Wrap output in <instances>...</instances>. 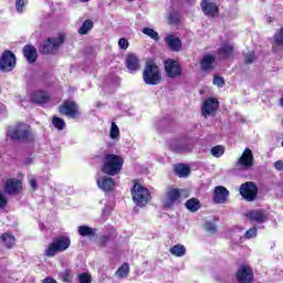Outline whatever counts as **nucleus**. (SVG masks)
<instances>
[{"label":"nucleus","instance_id":"nucleus-14","mask_svg":"<svg viewBox=\"0 0 283 283\" xmlns=\"http://www.w3.org/2000/svg\"><path fill=\"white\" fill-rule=\"evenodd\" d=\"M60 114L69 116V118H77L78 116V105L73 101H66L60 106Z\"/></svg>","mask_w":283,"mask_h":283},{"label":"nucleus","instance_id":"nucleus-43","mask_svg":"<svg viewBox=\"0 0 283 283\" xmlns=\"http://www.w3.org/2000/svg\"><path fill=\"white\" fill-rule=\"evenodd\" d=\"M258 235V229L251 228L245 232V238L250 240V238H255Z\"/></svg>","mask_w":283,"mask_h":283},{"label":"nucleus","instance_id":"nucleus-22","mask_svg":"<svg viewBox=\"0 0 283 283\" xmlns=\"http://www.w3.org/2000/svg\"><path fill=\"white\" fill-rule=\"evenodd\" d=\"M23 55L28 63H35L39 57V53H36V48H34V45H25L23 48Z\"/></svg>","mask_w":283,"mask_h":283},{"label":"nucleus","instance_id":"nucleus-10","mask_svg":"<svg viewBox=\"0 0 283 283\" xmlns=\"http://www.w3.org/2000/svg\"><path fill=\"white\" fill-rule=\"evenodd\" d=\"M182 197V190H178L176 188H170L167 190L166 196L163 198V205L167 209L180 202V198Z\"/></svg>","mask_w":283,"mask_h":283},{"label":"nucleus","instance_id":"nucleus-13","mask_svg":"<svg viewBox=\"0 0 283 283\" xmlns=\"http://www.w3.org/2000/svg\"><path fill=\"white\" fill-rule=\"evenodd\" d=\"M23 191V182L21 180L11 178L4 184V193L8 196H19Z\"/></svg>","mask_w":283,"mask_h":283},{"label":"nucleus","instance_id":"nucleus-24","mask_svg":"<svg viewBox=\"0 0 283 283\" xmlns=\"http://www.w3.org/2000/svg\"><path fill=\"white\" fill-rule=\"evenodd\" d=\"M201 70L209 71L216 67V57L213 55H205L200 62Z\"/></svg>","mask_w":283,"mask_h":283},{"label":"nucleus","instance_id":"nucleus-33","mask_svg":"<svg viewBox=\"0 0 283 283\" xmlns=\"http://www.w3.org/2000/svg\"><path fill=\"white\" fill-rule=\"evenodd\" d=\"M115 275H117V277H120V279L127 277V275H129V264L127 263L122 264V266H119L115 272Z\"/></svg>","mask_w":283,"mask_h":283},{"label":"nucleus","instance_id":"nucleus-52","mask_svg":"<svg viewBox=\"0 0 283 283\" xmlns=\"http://www.w3.org/2000/svg\"><path fill=\"white\" fill-rule=\"evenodd\" d=\"M0 107H1L2 109H6V106H3V105H0Z\"/></svg>","mask_w":283,"mask_h":283},{"label":"nucleus","instance_id":"nucleus-28","mask_svg":"<svg viewBox=\"0 0 283 283\" xmlns=\"http://www.w3.org/2000/svg\"><path fill=\"white\" fill-rule=\"evenodd\" d=\"M0 239L2 240L4 247H7V249H12V247H14L15 244V239L14 235L10 234V233H3Z\"/></svg>","mask_w":283,"mask_h":283},{"label":"nucleus","instance_id":"nucleus-32","mask_svg":"<svg viewBox=\"0 0 283 283\" xmlns=\"http://www.w3.org/2000/svg\"><path fill=\"white\" fill-rule=\"evenodd\" d=\"M274 44H273V50H275V48H281L283 45V28L279 29L274 36Z\"/></svg>","mask_w":283,"mask_h":283},{"label":"nucleus","instance_id":"nucleus-26","mask_svg":"<svg viewBox=\"0 0 283 283\" xmlns=\"http://www.w3.org/2000/svg\"><path fill=\"white\" fill-rule=\"evenodd\" d=\"M77 231L80 235H82V238H94V235H96L97 230L94 228H90L87 226H80L77 228Z\"/></svg>","mask_w":283,"mask_h":283},{"label":"nucleus","instance_id":"nucleus-48","mask_svg":"<svg viewBox=\"0 0 283 283\" xmlns=\"http://www.w3.org/2000/svg\"><path fill=\"white\" fill-rule=\"evenodd\" d=\"M274 167H275V169H277V171H282V169H283V163H282V160L276 161V163L274 164Z\"/></svg>","mask_w":283,"mask_h":283},{"label":"nucleus","instance_id":"nucleus-25","mask_svg":"<svg viewBox=\"0 0 283 283\" xmlns=\"http://www.w3.org/2000/svg\"><path fill=\"white\" fill-rule=\"evenodd\" d=\"M219 59H229L233 54V44L223 43L218 50Z\"/></svg>","mask_w":283,"mask_h":283},{"label":"nucleus","instance_id":"nucleus-31","mask_svg":"<svg viewBox=\"0 0 283 283\" xmlns=\"http://www.w3.org/2000/svg\"><path fill=\"white\" fill-rule=\"evenodd\" d=\"M171 255H175L176 258H182L185 253H187V249L182 244H177L170 249Z\"/></svg>","mask_w":283,"mask_h":283},{"label":"nucleus","instance_id":"nucleus-21","mask_svg":"<svg viewBox=\"0 0 283 283\" xmlns=\"http://www.w3.org/2000/svg\"><path fill=\"white\" fill-rule=\"evenodd\" d=\"M30 101L31 103L43 105V103H48V101H50V95L43 91H34L30 94Z\"/></svg>","mask_w":283,"mask_h":283},{"label":"nucleus","instance_id":"nucleus-5","mask_svg":"<svg viewBox=\"0 0 283 283\" xmlns=\"http://www.w3.org/2000/svg\"><path fill=\"white\" fill-rule=\"evenodd\" d=\"M132 196L135 205L137 207H145L149 200H151V195L149 190L143 187L140 184H135L132 189Z\"/></svg>","mask_w":283,"mask_h":283},{"label":"nucleus","instance_id":"nucleus-12","mask_svg":"<svg viewBox=\"0 0 283 283\" xmlns=\"http://www.w3.org/2000/svg\"><path fill=\"white\" fill-rule=\"evenodd\" d=\"M253 151L250 148H245L237 161V167H240L243 171H249V169H253Z\"/></svg>","mask_w":283,"mask_h":283},{"label":"nucleus","instance_id":"nucleus-15","mask_svg":"<svg viewBox=\"0 0 283 283\" xmlns=\"http://www.w3.org/2000/svg\"><path fill=\"white\" fill-rule=\"evenodd\" d=\"M237 280L239 283H251L253 280V270L249 265H243L237 272Z\"/></svg>","mask_w":283,"mask_h":283},{"label":"nucleus","instance_id":"nucleus-50","mask_svg":"<svg viewBox=\"0 0 283 283\" xmlns=\"http://www.w3.org/2000/svg\"><path fill=\"white\" fill-rule=\"evenodd\" d=\"M42 283H57L56 280L52 279V277H46L42 281Z\"/></svg>","mask_w":283,"mask_h":283},{"label":"nucleus","instance_id":"nucleus-44","mask_svg":"<svg viewBox=\"0 0 283 283\" xmlns=\"http://www.w3.org/2000/svg\"><path fill=\"white\" fill-rule=\"evenodd\" d=\"M213 85H217V87H222L224 85V78H222L220 76H214Z\"/></svg>","mask_w":283,"mask_h":283},{"label":"nucleus","instance_id":"nucleus-3","mask_svg":"<svg viewBox=\"0 0 283 283\" xmlns=\"http://www.w3.org/2000/svg\"><path fill=\"white\" fill-rule=\"evenodd\" d=\"M70 244H72L70 237L56 238L44 250V255L46 258H54L56 253H63V251H67L70 249Z\"/></svg>","mask_w":283,"mask_h":283},{"label":"nucleus","instance_id":"nucleus-41","mask_svg":"<svg viewBox=\"0 0 283 283\" xmlns=\"http://www.w3.org/2000/svg\"><path fill=\"white\" fill-rule=\"evenodd\" d=\"M8 207V197L0 190V209H6Z\"/></svg>","mask_w":283,"mask_h":283},{"label":"nucleus","instance_id":"nucleus-38","mask_svg":"<svg viewBox=\"0 0 283 283\" xmlns=\"http://www.w3.org/2000/svg\"><path fill=\"white\" fill-rule=\"evenodd\" d=\"M52 123H53V126H54L56 129L62 130V129H64V127H65V120H64L63 118H61V117H53Z\"/></svg>","mask_w":283,"mask_h":283},{"label":"nucleus","instance_id":"nucleus-46","mask_svg":"<svg viewBox=\"0 0 283 283\" xmlns=\"http://www.w3.org/2000/svg\"><path fill=\"white\" fill-rule=\"evenodd\" d=\"M112 213V207L106 206L102 211V218H107Z\"/></svg>","mask_w":283,"mask_h":283},{"label":"nucleus","instance_id":"nucleus-40","mask_svg":"<svg viewBox=\"0 0 283 283\" xmlns=\"http://www.w3.org/2000/svg\"><path fill=\"white\" fill-rule=\"evenodd\" d=\"M80 283H92V276L88 273L78 274Z\"/></svg>","mask_w":283,"mask_h":283},{"label":"nucleus","instance_id":"nucleus-27","mask_svg":"<svg viewBox=\"0 0 283 283\" xmlns=\"http://www.w3.org/2000/svg\"><path fill=\"white\" fill-rule=\"evenodd\" d=\"M185 206H186V209H188V211L196 213V211L200 209V200L196 198H191L186 201Z\"/></svg>","mask_w":283,"mask_h":283},{"label":"nucleus","instance_id":"nucleus-2","mask_svg":"<svg viewBox=\"0 0 283 283\" xmlns=\"http://www.w3.org/2000/svg\"><path fill=\"white\" fill-rule=\"evenodd\" d=\"M143 78L146 85H158L163 81L160 67L154 61L146 62L143 71Z\"/></svg>","mask_w":283,"mask_h":283},{"label":"nucleus","instance_id":"nucleus-16","mask_svg":"<svg viewBox=\"0 0 283 283\" xmlns=\"http://www.w3.org/2000/svg\"><path fill=\"white\" fill-rule=\"evenodd\" d=\"M201 9H202V12L206 14V17L213 18V17H218V14L220 13L216 2H211L210 0H203L201 2Z\"/></svg>","mask_w":283,"mask_h":283},{"label":"nucleus","instance_id":"nucleus-17","mask_svg":"<svg viewBox=\"0 0 283 283\" xmlns=\"http://www.w3.org/2000/svg\"><path fill=\"white\" fill-rule=\"evenodd\" d=\"M227 198H229V190L223 186H217L214 188L213 202H216V205H224V202H227Z\"/></svg>","mask_w":283,"mask_h":283},{"label":"nucleus","instance_id":"nucleus-37","mask_svg":"<svg viewBox=\"0 0 283 283\" xmlns=\"http://www.w3.org/2000/svg\"><path fill=\"white\" fill-rule=\"evenodd\" d=\"M211 154L214 158H220L224 155V146H214L211 148Z\"/></svg>","mask_w":283,"mask_h":283},{"label":"nucleus","instance_id":"nucleus-45","mask_svg":"<svg viewBox=\"0 0 283 283\" xmlns=\"http://www.w3.org/2000/svg\"><path fill=\"white\" fill-rule=\"evenodd\" d=\"M255 61V54L253 52L249 53L245 56V62L251 65V63H253Z\"/></svg>","mask_w":283,"mask_h":283},{"label":"nucleus","instance_id":"nucleus-1","mask_svg":"<svg viewBox=\"0 0 283 283\" xmlns=\"http://www.w3.org/2000/svg\"><path fill=\"white\" fill-rule=\"evenodd\" d=\"M124 163L123 157L115 154H106L102 171L107 176H117V174H120Z\"/></svg>","mask_w":283,"mask_h":283},{"label":"nucleus","instance_id":"nucleus-7","mask_svg":"<svg viewBox=\"0 0 283 283\" xmlns=\"http://www.w3.org/2000/svg\"><path fill=\"white\" fill-rule=\"evenodd\" d=\"M220 109V102L217 98L208 97L201 106V114L207 118L208 116H216Z\"/></svg>","mask_w":283,"mask_h":283},{"label":"nucleus","instance_id":"nucleus-36","mask_svg":"<svg viewBox=\"0 0 283 283\" xmlns=\"http://www.w3.org/2000/svg\"><path fill=\"white\" fill-rule=\"evenodd\" d=\"M59 277L62 282H72V271L66 269L59 273Z\"/></svg>","mask_w":283,"mask_h":283},{"label":"nucleus","instance_id":"nucleus-8","mask_svg":"<svg viewBox=\"0 0 283 283\" xmlns=\"http://www.w3.org/2000/svg\"><path fill=\"white\" fill-rule=\"evenodd\" d=\"M17 65V57L11 51H4L0 59V70L2 72H12Z\"/></svg>","mask_w":283,"mask_h":283},{"label":"nucleus","instance_id":"nucleus-23","mask_svg":"<svg viewBox=\"0 0 283 283\" xmlns=\"http://www.w3.org/2000/svg\"><path fill=\"white\" fill-rule=\"evenodd\" d=\"M247 218H249V220L252 222H258L259 224L266 222V213H264L262 210H252L247 213Z\"/></svg>","mask_w":283,"mask_h":283},{"label":"nucleus","instance_id":"nucleus-39","mask_svg":"<svg viewBox=\"0 0 283 283\" xmlns=\"http://www.w3.org/2000/svg\"><path fill=\"white\" fill-rule=\"evenodd\" d=\"M27 3H28V0H15L17 12H19L21 14V12H23V8H25Z\"/></svg>","mask_w":283,"mask_h":283},{"label":"nucleus","instance_id":"nucleus-34","mask_svg":"<svg viewBox=\"0 0 283 283\" xmlns=\"http://www.w3.org/2000/svg\"><path fill=\"white\" fill-rule=\"evenodd\" d=\"M143 34H146V36H149L154 41H159L160 36L158 35V32L151 28H144L143 29Z\"/></svg>","mask_w":283,"mask_h":283},{"label":"nucleus","instance_id":"nucleus-11","mask_svg":"<svg viewBox=\"0 0 283 283\" xmlns=\"http://www.w3.org/2000/svg\"><path fill=\"white\" fill-rule=\"evenodd\" d=\"M8 136H10L12 140H28V138H30V126L19 124L14 129L9 130Z\"/></svg>","mask_w":283,"mask_h":283},{"label":"nucleus","instance_id":"nucleus-18","mask_svg":"<svg viewBox=\"0 0 283 283\" xmlns=\"http://www.w3.org/2000/svg\"><path fill=\"white\" fill-rule=\"evenodd\" d=\"M97 186L102 191H114L116 189V181L112 177H102L97 179Z\"/></svg>","mask_w":283,"mask_h":283},{"label":"nucleus","instance_id":"nucleus-20","mask_svg":"<svg viewBox=\"0 0 283 283\" xmlns=\"http://www.w3.org/2000/svg\"><path fill=\"white\" fill-rule=\"evenodd\" d=\"M165 41L172 52H180V50H182V41H180L178 36L168 34Z\"/></svg>","mask_w":283,"mask_h":283},{"label":"nucleus","instance_id":"nucleus-30","mask_svg":"<svg viewBox=\"0 0 283 283\" xmlns=\"http://www.w3.org/2000/svg\"><path fill=\"white\" fill-rule=\"evenodd\" d=\"M92 28H94V22L92 20H85L77 32L81 35H85L92 30Z\"/></svg>","mask_w":283,"mask_h":283},{"label":"nucleus","instance_id":"nucleus-9","mask_svg":"<svg viewBox=\"0 0 283 283\" xmlns=\"http://www.w3.org/2000/svg\"><path fill=\"white\" fill-rule=\"evenodd\" d=\"M165 72L168 78H178L182 76V69H180V63L172 59L165 61Z\"/></svg>","mask_w":283,"mask_h":283},{"label":"nucleus","instance_id":"nucleus-29","mask_svg":"<svg viewBox=\"0 0 283 283\" xmlns=\"http://www.w3.org/2000/svg\"><path fill=\"white\" fill-rule=\"evenodd\" d=\"M175 172L179 178H187L191 170L186 165L180 164L175 167Z\"/></svg>","mask_w":283,"mask_h":283},{"label":"nucleus","instance_id":"nucleus-49","mask_svg":"<svg viewBox=\"0 0 283 283\" xmlns=\"http://www.w3.org/2000/svg\"><path fill=\"white\" fill-rule=\"evenodd\" d=\"M29 182H30L31 189H36V188H38V186H36V179L32 178V179H30Z\"/></svg>","mask_w":283,"mask_h":283},{"label":"nucleus","instance_id":"nucleus-35","mask_svg":"<svg viewBox=\"0 0 283 283\" xmlns=\"http://www.w3.org/2000/svg\"><path fill=\"white\" fill-rule=\"evenodd\" d=\"M109 136H111L112 140H116L120 136V129L118 128V125H116V123H114V122L111 124Z\"/></svg>","mask_w":283,"mask_h":283},{"label":"nucleus","instance_id":"nucleus-42","mask_svg":"<svg viewBox=\"0 0 283 283\" xmlns=\"http://www.w3.org/2000/svg\"><path fill=\"white\" fill-rule=\"evenodd\" d=\"M118 45L120 50H127V48H129V41H127V39L125 38H120L118 41Z\"/></svg>","mask_w":283,"mask_h":283},{"label":"nucleus","instance_id":"nucleus-53","mask_svg":"<svg viewBox=\"0 0 283 283\" xmlns=\"http://www.w3.org/2000/svg\"><path fill=\"white\" fill-rule=\"evenodd\" d=\"M127 1H134V0H127Z\"/></svg>","mask_w":283,"mask_h":283},{"label":"nucleus","instance_id":"nucleus-19","mask_svg":"<svg viewBox=\"0 0 283 283\" xmlns=\"http://www.w3.org/2000/svg\"><path fill=\"white\" fill-rule=\"evenodd\" d=\"M126 67L129 72H138L140 70V59L134 53L127 54Z\"/></svg>","mask_w":283,"mask_h":283},{"label":"nucleus","instance_id":"nucleus-4","mask_svg":"<svg viewBox=\"0 0 283 283\" xmlns=\"http://www.w3.org/2000/svg\"><path fill=\"white\" fill-rule=\"evenodd\" d=\"M65 43V34L60 33L57 36L49 38L40 44V52L42 54H56Z\"/></svg>","mask_w":283,"mask_h":283},{"label":"nucleus","instance_id":"nucleus-47","mask_svg":"<svg viewBox=\"0 0 283 283\" xmlns=\"http://www.w3.org/2000/svg\"><path fill=\"white\" fill-rule=\"evenodd\" d=\"M206 230L210 231V233H216V224H213V223H206Z\"/></svg>","mask_w":283,"mask_h":283},{"label":"nucleus","instance_id":"nucleus-51","mask_svg":"<svg viewBox=\"0 0 283 283\" xmlns=\"http://www.w3.org/2000/svg\"><path fill=\"white\" fill-rule=\"evenodd\" d=\"M280 105L283 107V97L280 99Z\"/></svg>","mask_w":283,"mask_h":283},{"label":"nucleus","instance_id":"nucleus-6","mask_svg":"<svg viewBox=\"0 0 283 283\" xmlns=\"http://www.w3.org/2000/svg\"><path fill=\"white\" fill-rule=\"evenodd\" d=\"M242 198L247 200L248 202H253L255 198H258V186L253 184L252 181H247L245 184H242L239 189Z\"/></svg>","mask_w":283,"mask_h":283}]
</instances>
